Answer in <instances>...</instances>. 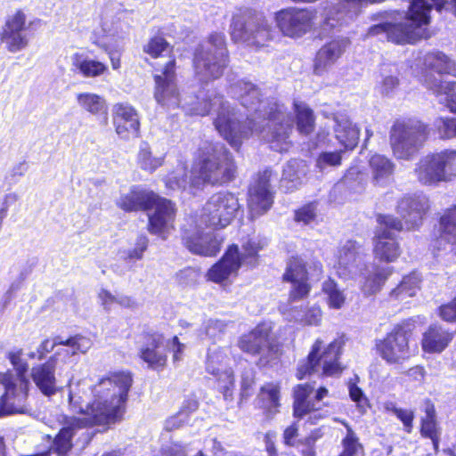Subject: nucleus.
<instances>
[{"instance_id": "nucleus-47", "label": "nucleus", "mask_w": 456, "mask_h": 456, "mask_svg": "<svg viewBox=\"0 0 456 456\" xmlns=\"http://www.w3.org/2000/svg\"><path fill=\"white\" fill-rule=\"evenodd\" d=\"M74 65L85 77H99L108 69L103 62L89 58H82L80 56L76 57Z\"/></svg>"}, {"instance_id": "nucleus-20", "label": "nucleus", "mask_w": 456, "mask_h": 456, "mask_svg": "<svg viewBox=\"0 0 456 456\" xmlns=\"http://www.w3.org/2000/svg\"><path fill=\"white\" fill-rule=\"evenodd\" d=\"M273 203L270 191V172L259 174L248 190V208L252 218L265 214Z\"/></svg>"}, {"instance_id": "nucleus-12", "label": "nucleus", "mask_w": 456, "mask_h": 456, "mask_svg": "<svg viewBox=\"0 0 456 456\" xmlns=\"http://www.w3.org/2000/svg\"><path fill=\"white\" fill-rule=\"evenodd\" d=\"M377 222L379 227L374 239L375 258L381 262H394L400 256L401 250L399 244L393 237V232L402 231L403 224L400 219L390 215H379Z\"/></svg>"}, {"instance_id": "nucleus-19", "label": "nucleus", "mask_w": 456, "mask_h": 456, "mask_svg": "<svg viewBox=\"0 0 456 456\" xmlns=\"http://www.w3.org/2000/svg\"><path fill=\"white\" fill-rule=\"evenodd\" d=\"M204 223L195 221V226L183 232V240L186 248L193 254L214 256L220 250L221 241L212 232H203Z\"/></svg>"}, {"instance_id": "nucleus-61", "label": "nucleus", "mask_w": 456, "mask_h": 456, "mask_svg": "<svg viewBox=\"0 0 456 456\" xmlns=\"http://www.w3.org/2000/svg\"><path fill=\"white\" fill-rule=\"evenodd\" d=\"M439 315L448 322L456 321V297L450 303L439 307Z\"/></svg>"}, {"instance_id": "nucleus-60", "label": "nucleus", "mask_w": 456, "mask_h": 456, "mask_svg": "<svg viewBox=\"0 0 456 456\" xmlns=\"http://www.w3.org/2000/svg\"><path fill=\"white\" fill-rule=\"evenodd\" d=\"M255 382V371L251 367H247L241 372L240 389L241 396L248 397L251 394V389Z\"/></svg>"}, {"instance_id": "nucleus-7", "label": "nucleus", "mask_w": 456, "mask_h": 456, "mask_svg": "<svg viewBox=\"0 0 456 456\" xmlns=\"http://www.w3.org/2000/svg\"><path fill=\"white\" fill-rule=\"evenodd\" d=\"M428 136V126L419 119L404 118L394 122L389 141L397 159L411 160L424 145Z\"/></svg>"}, {"instance_id": "nucleus-31", "label": "nucleus", "mask_w": 456, "mask_h": 456, "mask_svg": "<svg viewBox=\"0 0 456 456\" xmlns=\"http://www.w3.org/2000/svg\"><path fill=\"white\" fill-rule=\"evenodd\" d=\"M314 387L309 384L298 385L294 392L293 414L296 418H303L309 415L308 420L311 424H316L325 415L319 412L320 406L309 399Z\"/></svg>"}, {"instance_id": "nucleus-57", "label": "nucleus", "mask_w": 456, "mask_h": 456, "mask_svg": "<svg viewBox=\"0 0 456 456\" xmlns=\"http://www.w3.org/2000/svg\"><path fill=\"white\" fill-rule=\"evenodd\" d=\"M149 240L145 235H139L136 238L134 248L124 252V258L131 261L140 260L148 248Z\"/></svg>"}, {"instance_id": "nucleus-46", "label": "nucleus", "mask_w": 456, "mask_h": 456, "mask_svg": "<svg viewBox=\"0 0 456 456\" xmlns=\"http://www.w3.org/2000/svg\"><path fill=\"white\" fill-rule=\"evenodd\" d=\"M294 110L297 116V127L300 134H308L314 127L313 110L303 102H294Z\"/></svg>"}, {"instance_id": "nucleus-29", "label": "nucleus", "mask_w": 456, "mask_h": 456, "mask_svg": "<svg viewBox=\"0 0 456 456\" xmlns=\"http://www.w3.org/2000/svg\"><path fill=\"white\" fill-rule=\"evenodd\" d=\"M56 363L57 358L53 355L45 362L34 365L30 370L32 381L45 396H52L57 392Z\"/></svg>"}, {"instance_id": "nucleus-6", "label": "nucleus", "mask_w": 456, "mask_h": 456, "mask_svg": "<svg viewBox=\"0 0 456 456\" xmlns=\"http://www.w3.org/2000/svg\"><path fill=\"white\" fill-rule=\"evenodd\" d=\"M21 349L11 351L7 354V359L13 367L14 372L7 370L0 373V384L4 388L3 404L10 409L20 411L24 403L28 404V396L30 387V381L28 376V363L22 357Z\"/></svg>"}, {"instance_id": "nucleus-1", "label": "nucleus", "mask_w": 456, "mask_h": 456, "mask_svg": "<svg viewBox=\"0 0 456 456\" xmlns=\"http://www.w3.org/2000/svg\"><path fill=\"white\" fill-rule=\"evenodd\" d=\"M175 61L166 63L160 74H155L154 97L159 104L167 109L181 107L190 114L205 116L216 113L214 126L219 134L235 150L250 136L271 143V148L282 152L289 147L288 141L294 120L285 106L275 99L261 100L259 88L245 79L230 86L229 94L248 111L245 122L242 115L225 101L223 95L200 91L197 95H181L175 82Z\"/></svg>"}, {"instance_id": "nucleus-32", "label": "nucleus", "mask_w": 456, "mask_h": 456, "mask_svg": "<svg viewBox=\"0 0 456 456\" xmlns=\"http://www.w3.org/2000/svg\"><path fill=\"white\" fill-rule=\"evenodd\" d=\"M332 122L336 139L345 150H353L358 144L360 129L344 113L334 114Z\"/></svg>"}, {"instance_id": "nucleus-33", "label": "nucleus", "mask_w": 456, "mask_h": 456, "mask_svg": "<svg viewBox=\"0 0 456 456\" xmlns=\"http://www.w3.org/2000/svg\"><path fill=\"white\" fill-rule=\"evenodd\" d=\"M154 200L156 193L152 191L134 187L129 192L121 194L116 200V205L126 212L148 210Z\"/></svg>"}, {"instance_id": "nucleus-13", "label": "nucleus", "mask_w": 456, "mask_h": 456, "mask_svg": "<svg viewBox=\"0 0 456 456\" xmlns=\"http://www.w3.org/2000/svg\"><path fill=\"white\" fill-rule=\"evenodd\" d=\"M411 336V324L395 325L383 339L378 340L376 347L380 357L387 363H401L411 356L409 340Z\"/></svg>"}, {"instance_id": "nucleus-21", "label": "nucleus", "mask_w": 456, "mask_h": 456, "mask_svg": "<svg viewBox=\"0 0 456 456\" xmlns=\"http://www.w3.org/2000/svg\"><path fill=\"white\" fill-rule=\"evenodd\" d=\"M428 208V199L423 193L404 196L397 204V213L403 219L407 230L419 228Z\"/></svg>"}, {"instance_id": "nucleus-37", "label": "nucleus", "mask_w": 456, "mask_h": 456, "mask_svg": "<svg viewBox=\"0 0 456 456\" xmlns=\"http://www.w3.org/2000/svg\"><path fill=\"white\" fill-rule=\"evenodd\" d=\"M425 416L421 418L420 434L431 440L435 453L438 452L440 443V428L436 421L435 405L430 401L425 403Z\"/></svg>"}, {"instance_id": "nucleus-16", "label": "nucleus", "mask_w": 456, "mask_h": 456, "mask_svg": "<svg viewBox=\"0 0 456 456\" xmlns=\"http://www.w3.org/2000/svg\"><path fill=\"white\" fill-rule=\"evenodd\" d=\"M336 257L334 267L337 274L344 280L356 279L366 265L365 250L354 240H347L339 247Z\"/></svg>"}, {"instance_id": "nucleus-28", "label": "nucleus", "mask_w": 456, "mask_h": 456, "mask_svg": "<svg viewBox=\"0 0 456 456\" xmlns=\"http://www.w3.org/2000/svg\"><path fill=\"white\" fill-rule=\"evenodd\" d=\"M350 45L347 37H338L323 45L314 59V72L322 74L330 69L346 52Z\"/></svg>"}, {"instance_id": "nucleus-8", "label": "nucleus", "mask_w": 456, "mask_h": 456, "mask_svg": "<svg viewBox=\"0 0 456 456\" xmlns=\"http://www.w3.org/2000/svg\"><path fill=\"white\" fill-rule=\"evenodd\" d=\"M261 249L262 246L256 239H248L244 242L241 252L237 245L230 246L223 257L208 270V280L216 283L222 282L232 275H236L241 265L256 266Z\"/></svg>"}, {"instance_id": "nucleus-42", "label": "nucleus", "mask_w": 456, "mask_h": 456, "mask_svg": "<svg viewBox=\"0 0 456 456\" xmlns=\"http://www.w3.org/2000/svg\"><path fill=\"white\" fill-rule=\"evenodd\" d=\"M285 318L289 322H295L303 325L318 326L322 318V313L318 305H313L306 310L291 307L283 312Z\"/></svg>"}, {"instance_id": "nucleus-25", "label": "nucleus", "mask_w": 456, "mask_h": 456, "mask_svg": "<svg viewBox=\"0 0 456 456\" xmlns=\"http://www.w3.org/2000/svg\"><path fill=\"white\" fill-rule=\"evenodd\" d=\"M113 123L116 133L124 140L137 137L140 131L139 115L128 103H118L113 108Z\"/></svg>"}, {"instance_id": "nucleus-34", "label": "nucleus", "mask_w": 456, "mask_h": 456, "mask_svg": "<svg viewBox=\"0 0 456 456\" xmlns=\"http://www.w3.org/2000/svg\"><path fill=\"white\" fill-rule=\"evenodd\" d=\"M424 84L436 94L440 104L447 107L452 112H456V83L428 75L424 77Z\"/></svg>"}, {"instance_id": "nucleus-22", "label": "nucleus", "mask_w": 456, "mask_h": 456, "mask_svg": "<svg viewBox=\"0 0 456 456\" xmlns=\"http://www.w3.org/2000/svg\"><path fill=\"white\" fill-rule=\"evenodd\" d=\"M283 280L291 283L289 300L291 302L303 299L307 297L311 286L308 282V273L305 264L301 257H292L283 274Z\"/></svg>"}, {"instance_id": "nucleus-58", "label": "nucleus", "mask_w": 456, "mask_h": 456, "mask_svg": "<svg viewBox=\"0 0 456 456\" xmlns=\"http://www.w3.org/2000/svg\"><path fill=\"white\" fill-rule=\"evenodd\" d=\"M167 42L161 37H152L147 45H144L143 51L153 58H158L167 50Z\"/></svg>"}, {"instance_id": "nucleus-15", "label": "nucleus", "mask_w": 456, "mask_h": 456, "mask_svg": "<svg viewBox=\"0 0 456 456\" xmlns=\"http://www.w3.org/2000/svg\"><path fill=\"white\" fill-rule=\"evenodd\" d=\"M231 36L235 42L252 45H264L272 38V30L261 14L248 17L234 16L231 26Z\"/></svg>"}, {"instance_id": "nucleus-18", "label": "nucleus", "mask_w": 456, "mask_h": 456, "mask_svg": "<svg viewBox=\"0 0 456 456\" xmlns=\"http://www.w3.org/2000/svg\"><path fill=\"white\" fill-rule=\"evenodd\" d=\"M229 358L226 350L219 347H209L206 360V371L216 377L224 397L232 396L234 386L233 371L228 367Z\"/></svg>"}, {"instance_id": "nucleus-49", "label": "nucleus", "mask_w": 456, "mask_h": 456, "mask_svg": "<svg viewBox=\"0 0 456 456\" xmlns=\"http://www.w3.org/2000/svg\"><path fill=\"white\" fill-rule=\"evenodd\" d=\"M343 450L338 456H364L363 447L354 430L346 426V435L341 442Z\"/></svg>"}, {"instance_id": "nucleus-40", "label": "nucleus", "mask_w": 456, "mask_h": 456, "mask_svg": "<svg viewBox=\"0 0 456 456\" xmlns=\"http://www.w3.org/2000/svg\"><path fill=\"white\" fill-rule=\"evenodd\" d=\"M256 403L265 411L268 417L275 414L280 406V387L273 383L262 386L256 397Z\"/></svg>"}, {"instance_id": "nucleus-64", "label": "nucleus", "mask_w": 456, "mask_h": 456, "mask_svg": "<svg viewBox=\"0 0 456 456\" xmlns=\"http://www.w3.org/2000/svg\"><path fill=\"white\" fill-rule=\"evenodd\" d=\"M298 436V427L297 423L289 426L283 432V442L287 446L292 447L296 444V438Z\"/></svg>"}, {"instance_id": "nucleus-10", "label": "nucleus", "mask_w": 456, "mask_h": 456, "mask_svg": "<svg viewBox=\"0 0 456 456\" xmlns=\"http://www.w3.org/2000/svg\"><path fill=\"white\" fill-rule=\"evenodd\" d=\"M240 208V205L235 194L219 191L208 200L198 220L207 227L224 229L231 224Z\"/></svg>"}, {"instance_id": "nucleus-59", "label": "nucleus", "mask_w": 456, "mask_h": 456, "mask_svg": "<svg viewBox=\"0 0 456 456\" xmlns=\"http://www.w3.org/2000/svg\"><path fill=\"white\" fill-rule=\"evenodd\" d=\"M316 216V203L312 202L303 206L295 212V219L305 224H310Z\"/></svg>"}, {"instance_id": "nucleus-53", "label": "nucleus", "mask_w": 456, "mask_h": 456, "mask_svg": "<svg viewBox=\"0 0 456 456\" xmlns=\"http://www.w3.org/2000/svg\"><path fill=\"white\" fill-rule=\"evenodd\" d=\"M342 151H322L316 159V167L323 171L328 167H338L341 164Z\"/></svg>"}, {"instance_id": "nucleus-62", "label": "nucleus", "mask_w": 456, "mask_h": 456, "mask_svg": "<svg viewBox=\"0 0 456 456\" xmlns=\"http://www.w3.org/2000/svg\"><path fill=\"white\" fill-rule=\"evenodd\" d=\"M98 298L105 311H110L117 305V295H113L107 289H102L98 293Z\"/></svg>"}, {"instance_id": "nucleus-52", "label": "nucleus", "mask_w": 456, "mask_h": 456, "mask_svg": "<svg viewBox=\"0 0 456 456\" xmlns=\"http://www.w3.org/2000/svg\"><path fill=\"white\" fill-rule=\"evenodd\" d=\"M385 408L403 422L404 430L407 433L411 432L413 427L412 422L414 419V412L411 410L398 408L393 403H387Z\"/></svg>"}, {"instance_id": "nucleus-50", "label": "nucleus", "mask_w": 456, "mask_h": 456, "mask_svg": "<svg viewBox=\"0 0 456 456\" xmlns=\"http://www.w3.org/2000/svg\"><path fill=\"white\" fill-rule=\"evenodd\" d=\"M433 127L443 140L456 137L455 118L439 117L434 120Z\"/></svg>"}, {"instance_id": "nucleus-11", "label": "nucleus", "mask_w": 456, "mask_h": 456, "mask_svg": "<svg viewBox=\"0 0 456 456\" xmlns=\"http://www.w3.org/2000/svg\"><path fill=\"white\" fill-rule=\"evenodd\" d=\"M344 343L342 339H335L329 344L322 355L319 354L322 346V341L317 339L314 344L311 352L305 362L300 363L297 368V379H302L307 374L319 371L321 363L322 364V374L332 376L342 371L338 359Z\"/></svg>"}, {"instance_id": "nucleus-36", "label": "nucleus", "mask_w": 456, "mask_h": 456, "mask_svg": "<svg viewBox=\"0 0 456 456\" xmlns=\"http://www.w3.org/2000/svg\"><path fill=\"white\" fill-rule=\"evenodd\" d=\"M308 167L304 160L291 159L283 168L281 186L287 192L297 190L305 182Z\"/></svg>"}, {"instance_id": "nucleus-56", "label": "nucleus", "mask_w": 456, "mask_h": 456, "mask_svg": "<svg viewBox=\"0 0 456 456\" xmlns=\"http://www.w3.org/2000/svg\"><path fill=\"white\" fill-rule=\"evenodd\" d=\"M227 324L220 320H208L203 326L206 337L216 341L224 334Z\"/></svg>"}, {"instance_id": "nucleus-5", "label": "nucleus", "mask_w": 456, "mask_h": 456, "mask_svg": "<svg viewBox=\"0 0 456 456\" xmlns=\"http://www.w3.org/2000/svg\"><path fill=\"white\" fill-rule=\"evenodd\" d=\"M448 5L450 4L447 0H412L404 20L391 22L387 39L395 44H414L420 37L419 28L430 21L431 9L436 8L441 12Z\"/></svg>"}, {"instance_id": "nucleus-4", "label": "nucleus", "mask_w": 456, "mask_h": 456, "mask_svg": "<svg viewBox=\"0 0 456 456\" xmlns=\"http://www.w3.org/2000/svg\"><path fill=\"white\" fill-rule=\"evenodd\" d=\"M229 62L225 37L213 33L194 52L193 68L200 82L208 84L221 77Z\"/></svg>"}, {"instance_id": "nucleus-41", "label": "nucleus", "mask_w": 456, "mask_h": 456, "mask_svg": "<svg viewBox=\"0 0 456 456\" xmlns=\"http://www.w3.org/2000/svg\"><path fill=\"white\" fill-rule=\"evenodd\" d=\"M440 242L446 241L450 251L456 255V206L444 211L440 217Z\"/></svg>"}, {"instance_id": "nucleus-26", "label": "nucleus", "mask_w": 456, "mask_h": 456, "mask_svg": "<svg viewBox=\"0 0 456 456\" xmlns=\"http://www.w3.org/2000/svg\"><path fill=\"white\" fill-rule=\"evenodd\" d=\"M394 268L390 266H380L375 264L363 267V270L357 276L360 278V289L364 296H372L381 290L387 279L393 273Z\"/></svg>"}, {"instance_id": "nucleus-17", "label": "nucleus", "mask_w": 456, "mask_h": 456, "mask_svg": "<svg viewBox=\"0 0 456 456\" xmlns=\"http://www.w3.org/2000/svg\"><path fill=\"white\" fill-rule=\"evenodd\" d=\"M314 17L309 9L286 8L275 13V21L284 36L301 37L312 30Z\"/></svg>"}, {"instance_id": "nucleus-14", "label": "nucleus", "mask_w": 456, "mask_h": 456, "mask_svg": "<svg viewBox=\"0 0 456 456\" xmlns=\"http://www.w3.org/2000/svg\"><path fill=\"white\" fill-rule=\"evenodd\" d=\"M271 330V326L259 324L239 338L238 346L247 354L259 355L260 364L266 365L279 356L278 345L269 338Z\"/></svg>"}, {"instance_id": "nucleus-54", "label": "nucleus", "mask_w": 456, "mask_h": 456, "mask_svg": "<svg viewBox=\"0 0 456 456\" xmlns=\"http://www.w3.org/2000/svg\"><path fill=\"white\" fill-rule=\"evenodd\" d=\"M399 86V79L396 76L387 72L382 69L381 80L379 81V92L386 96H392L395 94Z\"/></svg>"}, {"instance_id": "nucleus-39", "label": "nucleus", "mask_w": 456, "mask_h": 456, "mask_svg": "<svg viewBox=\"0 0 456 456\" xmlns=\"http://www.w3.org/2000/svg\"><path fill=\"white\" fill-rule=\"evenodd\" d=\"M424 64L428 69L438 75V77L435 76V77L442 79L441 75L443 74L456 76L455 62L442 52L437 51L426 54ZM428 75L434 77L432 74H427L426 76Z\"/></svg>"}, {"instance_id": "nucleus-44", "label": "nucleus", "mask_w": 456, "mask_h": 456, "mask_svg": "<svg viewBox=\"0 0 456 456\" xmlns=\"http://www.w3.org/2000/svg\"><path fill=\"white\" fill-rule=\"evenodd\" d=\"M420 277L419 273H412L403 278L400 284L390 292V297L395 300L403 301L414 297L419 289Z\"/></svg>"}, {"instance_id": "nucleus-55", "label": "nucleus", "mask_w": 456, "mask_h": 456, "mask_svg": "<svg viewBox=\"0 0 456 456\" xmlns=\"http://www.w3.org/2000/svg\"><path fill=\"white\" fill-rule=\"evenodd\" d=\"M165 183L167 187L171 190H185L188 184L191 185V183H189L187 181V175L183 170H177L167 175ZM189 187L190 189H194L193 187Z\"/></svg>"}, {"instance_id": "nucleus-63", "label": "nucleus", "mask_w": 456, "mask_h": 456, "mask_svg": "<svg viewBox=\"0 0 456 456\" xmlns=\"http://www.w3.org/2000/svg\"><path fill=\"white\" fill-rule=\"evenodd\" d=\"M189 419L184 418V412H178L177 414L170 417L165 422V429L167 431H172L175 428L182 427L183 424L187 423Z\"/></svg>"}, {"instance_id": "nucleus-23", "label": "nucleus", "mask_w": 456, "mask_h": 456, "mask_svg": "<svg viewBox=\"0 0 456 456\" xmlns=\"http://www.w3.org/2000/svg\"><path fill=\"white\" fill-rule=\"evenodd\" d=\"M153 211L149 214V232L152 234L162 235L173 227L175 217L174 203L167 199L156 194V200L151 202Z\"/></svg>"}, {"instance_id": "nucleus-43", "label": "nucleus", "mask_w": 456, "mask_h": 456, "mask_svg": "<svg viewBox=\"0 0 456 456\" xmlns=\"http://www.w3.org/2000/svg\"><path fill=\"white\" fill-rule=\"evenodd\" d=\"M77 102L84 110L94 116H103L107 118L108 106L105 99L93 93H79L77 94Z\"/></svg>"}, {"instance_id": "nucleus-45", "label": "nucleus", "mask_w": 456, "mask_h": 456, "mask_svg": "<svg viewBox=\"0 0 456 456\" xmlns=\"http://www.w3.org/2000/svg\"><path fill=\"white\" fill-rule=\"evenodd\" d=\"M137 161L142 169L153 173L157 168L162 166L164 155H154L149 143L142 142L139 147Z\"/></svg>"}, {"instance_id": "nucleus-48", "label": "nucleus", "mask_w": 456, "mask_h": 456, "mask_svg": "<svg viewBox=\"0 0 456 456\" xmlns=\"http://www.w3.org/2000/svg\"><path fill=\"white\" fill-rule=\"evenodd\" d=\"M322 291L327 296L329 306L334 309H340L346 300L344 291L331 279L325 281L322 284Z\"/></svg>"}, {"instance_id": "nucleus-9", "label": "nucleus", "mask_w": 456, "mask_h": 456, "mask_svg": "<svg viewBox=\"0 0 456 456\" xmlns=\"http://www.w3.org/2000/svg\"><path fill=\"white\" fill-rule=\"evenodd\" d=\"M415 173L424 185L451 180L456 176V150L446 149L423 157L418 162Z\"/></svg>"}, {"instance_id": "nucleus-3", "label": "nucleus", "mask_w": 456, "mask_h": 456, "mask_svg": "<svg viewBox=\"0 0 456 456\" xmlns=\"http://www.w3.org/2000/svg\"><path fill=\"white\" fill-rule=\"evenodd\" d=\"M233 158L222 142H204L199 149L198 161L191 173V187L223 184L234 177Z\"/></svg>"}, {"instance_id": "nucleus-30", "label": "nucleus", "mask_w": 456, "mask_h": 456, "mask_svg": "<svg viewBox=\"0 0 456 456\" xmlns=\"http://www.w3.org/2000/svg\"><path fill=\"white\" fill-rule=\"evenodd\" d=\"M59 345L68 347L63 351L66 355H74L77 353H86L93 343L89 338L80 335L71 337L66 340H63L61 337H56L53 339L46 338L37 346V360L45 359L46 354Z\"/></svg>"}, {"instance_id": "nucleus-24", "label": "nucleus", "mask_w": 456, "mask_h": 456, "mask_svg": "<svg viewBox=\"0 0 456 456\" xmlns=\"http://www.w3.org/2000/svg\"><path fill=\"white\" fill-rule=\"evenodd\" d=\"M165 338L159 333H145L139 349L140 358L153 370L162 369L167 362Z\"/></svg>"}, {"instance_id": "nucleus-38", "label": "nucleus", "mask_w": 456, "mask_h": 456, "mask_svg": "<svg viewBox=\"0 0 456 456\" xmlns=\"http://www.w3.org/2000/svg\"><path fill=\"white\" fill-rule=\"evenodd\" d=\"M369 167L373 182L383 186L393 176L395 165L387 156L376 153L370 158Z\"/></svg>"}, {"instance_id": "nucleus-51", "label": "nucleus", "mask_w": 456, "mask_h": 456, "mask_svg": "<svg viewBox=\"0 0 456 456\" xmlns=\"http://www.w3.org/2000/svg\"><path fill=\"white\" fill-rule=\"evenodd\" d=\"M358 377L355 376L354 379L348 381L349 396L353 402L356 403L357 408L362 413H365L370 407L369 400L364 395L363 391L357 386Z\"/></svg>"}, {"instance_id": "nucleus-27", "label": "nucleus", "mask_w": 456, "mask_h": 456, "mask_svg": "<svg viewBox=\"0 0 456 456\" xmlns=\"http://www.w3.org/2000/svg\"><path fill=\"white\" fill-rule=\"evenodd\" d=\"M26 16L21 11L9 17L4 27L1 39L6 44L10 52L15 53L28 45V39L24 34Z\"/></svg>"}, {"instance_id": "nucleus-2", "label": "nucleus", "mask_w": 456, "mask_h": 456, "mask_svg": "<svg viewBox=\"0 0 456 456\" xmlns=\"http://www.w3.org/2000/svg\"><path fill=\"white\" fill-rule=\"evenodd\" d=\"M133 383L129 372H113L91 387L92 400L85 405L80 397L69 392L72 410L79 417H65L63 426L55 436L51 451L58 456H68L73 447L72 438L80 429L94 426H109L121 419Z\"/></svg>"}, {"instance_id": "nucleus-35", "label": "nucleus", "mask_w": 456, "mask_h": 456, "mask_svg": "<svg viewBox=\"0 0 456 456\" xmlns=\"http://www.w3.org/2000/svg\"><path fill=\"white\" fill-rule=\"evenodd\" d=\"M453 334L440 325L433 324L423 333L422 348L426 353H442L452 342Z\"/></svg>"}]
</instances>
